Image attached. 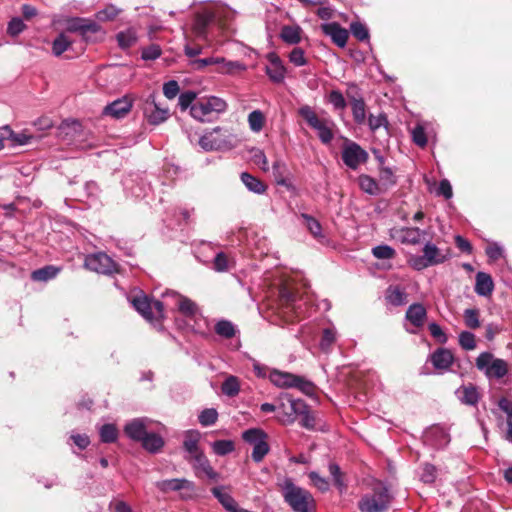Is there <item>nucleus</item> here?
<instances>
[{
	"instance_id": "09e8293b",
	"label": "nucleus",
	"mask_w": 512,
	"mask_h": 512,
	"mask_svg": "<svg viewBox=\"0 0 512 512\" xmlns=\"http://www.w3.org/2000/svg\"><path fill=\"white\" fill-rule=\"evenodd\" d=\"M101 441L104 443H112L117 440L118 430L113 424H104L99 430Z\"/></svg>"
},
{
	"instance_id": "f8f14e48",
	"label": "nucleus",
	"mask_w": 512,
	"mask_h": 512,
	"mask_svg": "<svg viewBox=\"0 0 512 512\" xmlns=\"http://www.w3.org/2000/svg\"><path fill=\"white\" fill-rule=\"evenodd\" d=\"M143 113L148 123L152 125L161 124L169 117V109L157 102L154 94H150L145 100Z\"/></svg>"
},
{
	"instance_id": "6e6552de",
	"label": "nucleus",
	"mask_w": 512,
	"mask_h": 512,
	"mask_svg": "<svg viewBox=\"0 0 512 512\" xmlns=\"http://www.w3.org/2000/svg\"><path fill=\"white\" fill-rule=\"evenodd\" d=\"M268 378L279 388H298L304 393H310L313 390V385L310 381L289 372L272 370Z\"/></svg>"
},
{
	"instance_id": "f704fd0d",
	"label": "nucleus",
	"mask_w": 512,
	"mask_h": 512,
	"mask_svg": "<svg viewBox=\"0 0 512 512\" xmlns=\"http://www.w3.org/2000/svg\"><path fill=\"white\" fill-rule=\"evenodd\" d=\"M59 271V268L53 265H47L40 269L34 270L31 274V278L34 281L46 282L48 280L55 278Z\"/></svg>"
},
{
	"instance_id": "dca6fc26",
	"label": "nucleus",
	"mask_w": 512,
	"mask_h": 512,
	"mask_svg": "<svg viewBox=\"0 0 512 512\" xmlns=\"http://www.w3.org/2000/svg\"><path fill=\"white\" fill-rule=\"evenodd\" d=\"M69 32H79L83 36L94 34L101 30L100 26L92 20L85 18H71L67 23Z\"/></svg>"
},
{
	"instance_id": "8fccbe9b",
	"label": "nucleus",
	"mask_w": 512,
	"mask_h": 512,
	"mask_svg": "<svg viewBox=\"0 0 512 512\" xmlns=\"http://www.w3.org/2000/svg\"><path fill=\"white\" fill-rule=\"evenodd\" d=\"M463 318L465 325L470 329H477L481 325L478 309H466L463 313Z\"/></svg>"
},
{
	"instance_id": "864d4df0",
	"label": "nucleus",
	"mask_w": 512,
	"mask_h": 512,
	"mask_svg": "<svg viewBox=\"0 0 512 512\" xmlns=\"http://www.w3.org/2000/svg\"><path fill=\"white\" fill-rule=\"evenodd\" d=\"M437 469L434 465L425 463L421 468L420 480L426 484H432L436 479Z\"/></svg>"
},
{
	"instance_id": "5fc2aeb1",
	"label": "nucleus",
	"mask_w": 512,
	"mask_h": 512,
	"mask_svg": "<svg viewBox=\"0 0 512 512\" xmlns=\"http://www.w3.org/2000/svg\"><path fill=\"white\" fill-rule=\"evenodd\" d=\"M372 254L377 259H392L396 251L389 245H378L372 249Z\"/></svg>"
},
{
	"instance_id": "bb28decb",
	"label": "nucleus",
	"mask_w": 512,
	"mask_h": 512,
	"mask_svg": "<svg viewBox=\"0 0 512 512\" xmlns=\"http://www.w3.org/2000/svg\"><path fill=\"white\" fill-rule=\"evenodd\" d=\"M200 440V433L196 430H189L185 433L183 447L188 453L186 458H192L202 450L199 448L198 443Z\"/></svg>"
},
{
	"instance_id": "13d9d810",
	"label": "nucleus",
	"mask_w": 512,
	"mask_h": 512,
	"mask_svg": "<svg viewBox=\"0 0 512 512\" xmlns=\"http://www.w3.org/2000/svg\"><path fill=\"white\" fill-rule=\"evenodd\" d=\"M218 418V413L215 409L209 408L203 410L199 415V422L202 426H211L213 425Z\"/></svg>"
},
{
	"instance_id": "0e129e2a",
	"label": "nucleus",
	"mask_w": 512,
	"mask_h": 512,
	"mask_svg": "<svg viewBox=\"0 0 512 512\" xmlns=\"http://www.w3.org/2000/svg\"><path fill=\"white\" fill-rule=\"evenodd\" d=\"M354 38L360 41H369L370 34L367 26L354 20Z\"/></svg>"
},
{
	"instance_id": "f03ea898",
	"label": "nucleus",
	"mask_w": 512,
	"mask_h": 512,
	"mask_svg": "<svg viewBox=\"0 0 512 512\" xmlns=\"http://www.w3.org/2000/svg\"><path fill=\"white\" fill-rule=\"evenodd\" d=\"M391 502L387 487L378 484L371 493L365 494L358 503L361 512H384Z\"/></svg>"
},
{
	"instance_id": "69168bd1",
	"label": "nucleus",
	"mask_w": 512,
	"mask_h": 512,
	"mask_svg": "<svg viewBox=\"0 0 512 512\" xmlns=\"http://www.w3.org/2000/svg\"><path fill=\"white\" fill-rule=\"evenodd\" d=\"M309 479L311 480L312 484L321 492H325L329 489L328 481L320 476L317 472H310Z\"/></svg>"
},
{
	"instance_id": "4c0bfd02",
	"label": "nucleus",
	"mask_w": 512,
	"mask_h": 512,
	"mask_svg": "<svg viewBox=\"0 0 512 512\" xmlns=\"http://www.w3.org/2000/svg\"><path fill=\"white\" fill-rule=\"evenodd\" d=\"M215 333L222 338L230 339L236 335V327L229 320H219L214 327Z\"/></svg>"
},
{
	"instance_id": "c03bdc74",
	"label": "nucleus",
	"mask_w": 512,
	"mask_h": 512,
	"mask_svg": "<svg viewBox=\"0 0 512 512\" xmlns=\"http://www.w3.org/2000/svg\"><path fill=\"white\" fill-rule=\"evenodd\" d=\"M265 123V116L260 110H254L248 115V124L253 132H260Z\"/></svg>"
},
{
	"instance_id": "f3484780",
	"label": "nucleus",
	"mask_w": 512,
	"mask_h": 512,
	"mask_svg": "<svg viewBox=\"0 0 512 512\" xmlns=\"http://www.w3.org/2000/svg\"><path fill=\"white\" fill-rule=\"evenodd\" d=\"M155 485L160 491L164 493L181 490L189 491L192 493L195 489L194 483L186 478L161 480L156 482Z\"/></svg>"
},
{
	"instance_id": "c85d7f7f",
	"label": "nucleus",
	"mask_w": 512,
	"mask_h": 512,
	"mask_svg": "<svg viewBox=\"0 0 512 512\" xmlns=\"http://www.w3.org/2000/svg\"><path fill=\"white\" fill-rule=\"evenodd\" d=\"M385 299L393 306H402L407 303V293L399 286H389L385 293Z\"/></svg>"
},
{
	"instance_id": "de8ad7c7",
	"label": "nucleus",
	"mask_w": 512,
	"mask_h": 512,
	"mask_svg": "<svg viewBox=\"0 0 512 512\" xmlns=\"http://www.w3.org/2000/svg\"><path fill=\"white\" fill-rule=\"evenodd\" d=\"M336 341V330L334 328H326L323 330L319 343L320 349L328 352Z\"/></svg>"
},
{
	"instance_id": "2f4dec72",
	"label": "nucleus",
	"mask_w": 512,
	"mask_h": 512,
	"mask_svg": "<svg viewBox=\"0 0 512 512\" xmlns=\"http://www.w3.org/2000/svg\"><path fill=\"white\" fill-rule=\"evenodd\" d=\"M140 443L142 447L150 453H157L164 446L163 438L152 431H150Z\"/></svg>"
},
{
	"instance_id": "1a4fd4ad",
	"label": "nucleus",
	"mask_w": 512,
	"mask_h": 512,
	"mask_svg": "<svg viewBox=\"0 0 512 512\" xmlns=\"http://www.w3.org/2000/svg\"><path fill=\"white\" fill-rule=\"evenodd\" d=\"M299 114L305 119L310 127L318 132L320 140L327 144L333 138L330 123L325 118H319L310 106H303L299 109Z\"/></svg>"
},
{
	"instance_id": "3c124183",
	"label": "nucleus",
	"mask_w": 512,
	"mask_h": 512,
	"mask_svg": "<svg viewBox=\"0 0 512 512\" xmlns=\"http://www.w3.org/2000/svg\"><path fill=\"white\" fill-rule=\"evenodd\" d=\"M412 141L419 147L423 148L427 145V136L425 128L422 124L418 123L411 131Z\"/></svg>"
},
{
	"instance_id": "338daca9",
	"label": "nucleus",
	"mask_w": 512,
	"mask_h": 512,
	"mask_svg": "<svg viewBox=\"0 0 512 512\" xmlns=\"http://www.w3.org/2000/svg\"><path fill=\"white\" fill-rule=\"evenodd\" d=\"M428 328L431 336L435 338L437 342L445 344L448 341L447 335L437 323H430Z\"/></svg>"
},
{
	"instance_id": "393cba45",
	"label": "nucleus",
	"mask_w": 512,
	"mask_h": 512,
	"mask_svg": "<svg viewBox=\"0 0 512 512\" xmlns=\"http://www.w3.org/2000/svg\"><path fill=\"white\" fill-rule=\"evenodd\" d=\"M453 360L452 353L445 348H439L431 355V362L436 369H449Z\"/></svg>"
},
{
	"instance_id": "9d476101",
	"label": "nucleus",
	"mask_w": 512,
	"mask_h": 512,
	"mask_svg": "<svg viewBox=\"0 0 512 512\" xmlns=\"http://www.w3.org/2000/svg\"><path fill=\"white\" fill-rule=\"evenodd\" d=\"M423 255L414 257L411 260V265L417 270L442 264L447 260V255L444 254L434 243L427 242L423 247Z\"/></svg>"
},
{
	"instance_id": "72a5a7b5",
	"label": "nucleus",
	"mask_w": 512,
	"mask_h": 512,
	"mask_svg": "<svg viewBox=\"0 0 512 512\" xmlns=\"http://www.w3.org/2000/svg\"><path fill=\"white\" fill-rule=\"evenodd\" d=\"M397 184L395 170L391 167H379V185L380 188L388 189Z\"/></svg>"
},
{
	"instance_id": "58836bf2",
	"label": "nucleus",
	"mask_w": 512,
	"mask_h": 512,
	"mask_svg": "<svg viewBox=\"0 0 512 512\" xmlns=\"http://www.w3.org/2000/svg\"><path fill=\"white\" fill-rule=\"evenodd\" d=\"M137 38V32L134 28H128L125 31H121L116 36L118 45L122 49H127L133 46L136 43Z\"/></svg>"
},
{
	"instance_id": "6ab92c4d",
	"label": "nucleus",
	"mask_w": 512,
	"mask_h": 512,
	"mask_svg": "<svg viewBox=\"0 0 512 512\" xmlns=\"http://www.w3.org/2000/svg\"><path fill=\"white\" fill-rule=\"evenodd\" d=\"M323 33L330 36L332 41L339 47H344L348 40V32L342 28L338 23H324L321 25Z\"/></svg>"
},
{
	"instance_id": "c9c22d12",
	"label": "nucleus",
	"mask_w": 512,
	"mask_h": 512,
	"mask_svg": "<svg viewBox=\"0 0 512 512\" xmlns=\"http://www.w3.org/2000/svg\"><path fill=\"white\" fill-rule=\"evenodd\" d=\"M214 13L217 15L216 22L220 29H230L229 22L235 18V11L231 10L228 7H220L214 10Z\"/></svg>"
},
{
	"instance_id": "603ef678",
	"label": "nucleus",
	"mask_w": 512,
	"mask_h": 512,
	"mask_svg": "<svg viewBox=\"0 0 512 512\" xmlns=\"http://www.w3.org/2000/svg\"><path fill=\"white\" fill-rule=\"evenodd\" d=\"M366 105L363 99L354 97V122L358 124L366 123Z\"/></svg>"
},
{
	"instance_id": "bf43d9fd",
	"label": "nucleus",
	"mask_w": 512,
	"mask_h": 512,
	"mask_svg": "<svg viewBox=\"0 0 512 512\" xmlns=\"http://www.w3.org/2000/svg\"><path fill=\"white\" fill-rule=\"evenodd\" d=\"M329 472L333 478L335 486L339 489V491L342 492L343 490H345L346 485L343 482L340 467L335 463H330Z\"/></svg>"
},
{
	"instance_id": "ea45409f",
	"label": "nucleus",
	"mask_w": 512,
	"mask_h": 512,
	"mask_svg": "<svg viewBox=\"0 0 512 512\" xmlns=\"http://www.w3.org/2000/svg\"><path fill=\"white\" fill-rule=\"evenodd\" d=\"M221 391L228 397H235L240 392V382L236 376H228L221 385Z\"/></svg>"
},
{
	"instance_id": "49530a36",
	"label": "nucleus",
	"mask_w": 512,
	"mask_h": 512,
	"mask_svg": "<svg viewBox=\"0 0 512 512\" xmlns=\"http://www.w3.org/2000/svg\"><path fill=\"white\" fill-rule=\"evenodd\" d=\"M212 450L218 456H224L234 451L235 445L231 440H217L212 443Z\"/></svg>"
},
{
	"instance_id": "4be33fe9",
	"label": "nucleus",
	"mask_w": 512,
	"mask_h": 512,
	"mask_svg": "<svg viewBox=\"0 0 512 512\" xmlns=\"http://www.w3.org/2000/svg\"><path fill=\"white\" fill-rule=\"evenodd\" d=\"M425 234L426 232L418 227H404L395 232V237L403 244L417 245Z\"/></svg>"
},
{
	"instance_id": "4468645a",
	"label": "nucleus",
	"mask_w": 512,
	"mask_h": 512,
	"mask_svg": "<svg viewBox=\"0 0 512 512\" xmlns=\"http://www.w3.org/2000/svg\"><path fill=\"white\" fill-rule=\"evenodd\" d=\"M217 15L214 13V10L205 9L203 11L198 12L195 15L193 30L195 34L200 38H206L208 28L216 22Z\"/></svg>"
},
{
	"instance_id": "ddd939ff",
	"label": "nucleus",
	"mask_w": 512,
	"mask_h": 512,
	"mask_svg": "<svg viewBox=\"0 0 512 512\" xmlns=\"http://www.w3.org/2000/svg\"><path fill=\"white\" fill-rule=\"evenodd\" d=\"M151 423L152 421L148 418H136L125 425L124 432L130 439L141 442L150 432Z\"/></svg>"
},
{
	"instance_id": "774afa93",
	"label": "nucleus",
	"mask_w": 512,
	"mask_h": 512,
	"mask_svg": "<svg viewBox=\"0 0 512 512\" xmlns=\"http://www.w3.org/2000/svg\"><path fill=\"white\" fill-rule=\"evenodd\" d=\"M179 84L175 80H170L163 85V94L168 99H174L179 93Z\"/></svg>"
},
{
	"instance_id": "39448f33",
	"label": "nucleus",
	"mask_w": 512,
	"mask_h": 512,
	"mask_svg": "<svg viewBox=\"0 0 512 512\" xmlns=\"http://www.w3.org/2000/svg\"><path fill=\"white\" fill-rule=\"evenodd\" d=\"M290 412H285L281 417V423L290 425L295 422L297 416H301L300 424L306 429H314L316 425V417L310 412L307 404L303 400H289Z\"/></svg>"
},
{
	"instance_id": "f257e3e1",
	"label": "nucleus",
	"mask_w": 512,
	"mask_h": 512,
	"mask_svg": "<svg viewBox=\"0 0 512 512\" xmlns=\"http://www.w3.org/2000/svg\"><path fill=\"white\" fill-rule=\"evenodd\" d=\"M282 495L294 512H311L315 506L312 494L296 486L291 478H285L281 484Z\"/></svg>"
},
{
	"instance_id": "e433bc0d",
	"label": "nucleus",
	"mask_w": 512,
	"mask_h": 512,
	"mask_svg": "<svg viewBox=\"0 0 512 512\" xmlns=\"http://www.w3.org/2000/svg\"><path fill=\"white\" fill-rule=\"evenodd\" d=\"M175 297L178 299V309L179 311L187 317H195L198 312V306L192 300L175 294Z\"/></svg>"
},
{
	"instance_id": "a211bd4d",
	"label": "nucleus",
	"mask_w": 512,
	"mask_h": 512,
	"mask_svg": "<svg viewBox=\"0 0 512 512\" xmlns=\"http://www.w3.org/2000/svg\"><path fill=\"white\" fill-rule=\"evenodd\" d=\"M189 462L192 463V466L196 472V475H198L200 472L204 473L209 479H217L218 473L215 472L213 467L210 465L209 460L203 453V451L199 452L198 454L194 455L192 458H186Z\"/></svg>"
},
{
	"instance_id": "5701e85b",
	"label": "nucleus",
	"mask_w": 512,
	"mask_h": 512,
	"mask_svg": "<svg viewBox=\"0 0 512 512\" xmlns=\"http://www.w3.org/2000/svg\"><path fill=\"white\" fill-rule=\"evenodd\" d=\"M457 398L461 403L475 406L480 399L478 389L473 384L463 385L456 390Z\"/></svg>"
},
{
	"instance_id": "c756f323",
	"label": "nucleus",
	"mask_w": 512,
	"mask_h": 512,
	"mask_svg": "<svg viewBox=\"0 0 512 512\" xmlns=\"http://www.w3.org/2000/svg\"><path fill=\"white\" fill-rule=\"evenodd\" d=\"M302 29L298 25H285L280 32L281 39L290 45H296L301 41Z\"/></svg>"
},
{
	"instance_id": "052dcab7",
	"label": "nucleus",
	"mask_w": 512,
	"mask_h": 512,
	"mask_svg": "<svg viewBox=\"0 0 512 512\" xmlns=\"http://www.w3.org/2000/svg\"><path fill=\"white\" fill-rule=\"evenodd\" d=\"M289 61L297 66H304L307 63L304 50L300 47H295L292 49V51L289 53Z\"/></svg>"
},
{
	"instance_id": "a18cd8bd",
	"label": "nucleus",
	"mask_w": 512,
	"mask_h": 512,
	"mask_svg": "<svg viewBox=\"0 0 512 512\" xmlns=\"http://www.w3.org/2000/svg\"><path fill=\"white\" fill-rule=\"evenodd\" d=\"M366 123L368 124V127L371 132H376L379 128H387L388 126V120L384 113H379L377 115H373L372 113H370L368 118L366 119Z\"/></svg>"
},
{
	"instance_id": "a878e982",
	"label": "nucleus",
	"mask_w": 512,
	"mask_h": 512,
	"mask_svg": "<svg viewBox=\"0 0 512 512\" xmlns=\"http://www.w3.org/2000/svg\"><path fill=\"white\" fill-rule=\"evenodd\" d=\"M246 70V65L240 61L226 60L224 57H218L216 72L221 74L233 75Z\"/></svg>"
},
{
	"instance_id": "9b49d317",
	"label": "nucleus",
	"mask_w": 512,
	"mask_h": 512,
	"mask_svg": "<svg viewBox=\"0 0 512 512\" xmlns=\"http://www.w3.org/2000/svg\"><path fill=\"white\" fill-rule=\"evenodd\" d=\"M84 265L87 269L101 274H112L117 271L116 262L102 252L86 256Z\"/></svg>"
},
{
	"instance_id": "6e6d98bb",
	"label": "nucleus",
	"mask_w": 512,
	"mask_h": 512,
	"mask_svg": "<svg viewBox=\"0 0 512 512\" xmlns=\"http://www.w3.org/2000/svg\"><path fill=\"white\" fill-rule=\"evenodd\" d=\"M459 344L464 350H474L476 348L475 335L469 331L461 332L459 334Z\"/></svg>"
},
{
	"instance_id": "7ed1b4c3",
	"label": "nucleus",
	"mask_w": 512,
	"mask_h": 512,
	"mask_svg": "<svg viewBox=\"0 0 512 512\" xmlns=\"http://www.w3.org/2000/svg\"><path fill=\"white\" fill-rule=\"evenodd\" d=\"M227 109V103L219 97L210 96L195 102L191 106V116L201 122L211 121L213 113L220 114Z\"/></svg>"
},
{
	"instance_id": "79ce46f5",
	"label": "nucleus",
	"mask_w": 512,
	"mask_h": 512,
	"mask_svg": "<svg viewBox=\"0 0 512 512\" xmlns=\"http://www.w3.org/2000/svg\"><path fill=\"white\" fill-rule=\"evenodd\" d=\"M359 186L364 192L370 195H378L381 193L379 183L368 175H361L359 177Z\"/></svg>"
},
{
	"instance_id": "37998d69",
	"label": "nucleus",
	"mask_w": 512,
	"mask_h": 512,
	"mask_svg": "<svg viewBox=\"0 0 512 512\" xmlns=\"http://www.w3.org/2000/svg\"><path fill=\"white\" fill-rule=\"evenodd\" d=\"M72 44V41L64 34H59L52 43V52L55 56L63 54Z\"/></svg>"
},
{
	"instance_id": "4d7b16f0",
	"label": "nucleus",
	"mask_w": 512,
	"mask_h": 512,
	"mask_svg": "<svg viewBox=\"0 0 512 512\" xmlns=\"http://www.w3.org/2000/svg\"><path fill=\"white\" fill-rule=\"evenodd\" d=\"M251 159L262 171L267 172L269 170L268 160L263 150L253 149Z\"/></svg>"
},
{
	"instance_id": "412c9836",
	"label": "nucleus",
	"mask_w": 512,
	"mask_h": 512,
	"mask_svg": "<svg viewBox=\"0 0 512 512\" xmlns=\"http://www.w3.org/2000/svg\"><path fill=\"white\" fill-rule=\"evenodd\" d=\"M131 108L132 101L127 97H123L107 105L104 108L103 113L114 118H122L131 110Z\"/></svg>"
},
{
	"instance_id": "20e7f679",
	"label": "nucleus",
	"mask_w": 512,
	"mask_h": 512,
	"mask_svg": "<svg viewBox=\"0 0 512 512\" xmlns=\"http://www.w3.org/2000/svg\"><path fill=\"white\" fill-rule=\"evenodd\" d=\"M199 145L205 151L228 150L234 146L233 135L226 129L215 127L200 137Z\"/></svg>"
},
{
	"instance_id": "2eb2a0df",
	"label": "nucleus",
	"mask_w": 512,
	"mask_h": 512,
	"mask_svg": "<svg viewBox=\"0 0 512 512\" xmlns=\"http://www.w3.org/2000/svg\"><path fill=\"white\" fill-rule=\"evenodd\" d=\"M268 65L266 66V73L270 80L274 83L283 82L286 74V68L276 53H269L267 56Z\"/></svg>"
},
{
	"instance_id": "b1692460",
	"label": "nucleus",
	"mask_w": 512,
	"mask_h": 512,
	"mask_svg": "<svg viewBox=\"0 0 512 512\" xmlns=\"http://www.w3.org/2000/svg\"><path fill=\"white\" fill-rule=\"evenodd\" d=\"M405 317L413 326L419 328L424 325L427 311L422 304L414 303L408 307Z\"/></svg>"
},
{
	"instance_id": "a19ab883",
	"label": "nucleus",
	"mask_w": 512,
	"mask_h": 512,
	"mask_svg": "<svg viewBox=\"0 0 512 512\" xmlns=\"http://www.w3.org/2000/svg\"><path fill=\"white\" fill-rule=\"evenodd\" d=\"M508 372V366L507 363L502 359H494L488 370L486 375L490 378H503Z\"/></svg>"
},
{
	"instance_id": "0eeeda50",
	"label": "nucleus",
	"mask_w": 512,
	"mask_h": 512,
	"mask_svg": "<svg viewBox=\"0 0 512 512\" xmlns=\"http://www.w3.org/2000/svg\"><path fill=\"white\" fill-rule=\"evenodd\" d=\"M133 307L148 321H160L164 317L163 303L159 300L149 299L142 292L132 298Z\"/></svg>"
},
{
	"instance_id": "aec40b11",
	"label": "nucleus",
	"mask_w": 512,
	"mask_h": 512,
	"mask_svg": "<svg viewBox=\"0 0 512 512\" xmlns=\"http://www.w3.org/2000/svg\"><path fill=\"white\" fill-rule=\"evenodd\" d=\"M425 442L436 448H443L450 442V436L442 427H432L425 433Z\"/></svg>"
},
{
	"instance_id": "cd10ccee",
	"label": "nucleus",
	"mask_w": 512,
	"mask_h": 512,
	"mask_svg": "<svg viewBox=\"0 0 512 512\" xmlns=\"http://www.w3.org/2000/svg\"><path fill=\"white\" fill-rule=\"evenodd\" d=\"M493 289L492 277L485 272H478L476 274L475 292L479 296H488L492 293Z\"/></svg>"
},
{
	"instance_id": "7c9ffc66",
	"label": "nucleus",
	"mask_w": 512,
	"mask_h": 512,
	"mask_svg": "<svg viewBox=\"0 0 512 512\" xmlns=\"http://www.w3.org/2000/svg\"><path fill=\"white\" fill-rule=\"evenodd\" d=\"M240 178L242 183L249 191L256 194L265 193L267 186L260 179L256 178L248 172L241 173Z\"/></svg>"
},
{
	"instance_id": "473e14b6",
	"label": "nucleus",
	"mask_w": 512,
	"mask_h": 512,
	"mask_svg": "<svg viewBox=\"0 0 512 512\" xmlns=\"http://www.w3.org/2000/svg\"><path fill=\"white\" fill-rule=\"evenodd\" d=\"M301 218L303 219L306 228L313 235V237L319 242L323 243L325 236L322 234V227L320 222L314 217L305 213L301 214Z\"/></svg>"
},
{
	"instance_id": "423d86ee",
	"label": "nucleus",
	"mask_w": 512,
	"mask_h": 512,
	"mask_svg": "<svg viewBox=\"0 0 512 512\" xmlns=\"http://www.w3.org/2000/svg\"><path fill=\"white\" fill-rule=\"evenodd\" d=\"M245 442L253 446L251 457L254 462H261L270 451L267 433L260 428H250L242 433Z\"/></svg>"
},
{
	"instance_id": "680f3d73",
	"label": "nucleus",
	"mask_w": 512,
	"mask_h": 512,
	"mask_svg": "<svg viewBox=\"0 0 512 512\" xmlns=\"http://www.w3.org/2000/svg\"><path fill=\"white\" fill-rule=\"evenodd\" d=\"M197 97V94L193 91H186L180 94L178 98V105L182 110H186L187 108H191L194 104V101Z\"/></svg>"
},
{
	"instance_id": "e2e57ef3",
	"label": "nucleus",
	"mask_w": 512,
	"mask_h": 512,
	"mask_svg": "<svg viewBox=\"0 0 512 512\" xmlns=\"http://www.w3.org/2000/svg\"><path fill=\"white\" fill-rule=\"evenodd\" d=\"M119 12L120 10L117 9L115 6L109 5L105 7L103 10L97 12L96 17L100 21H109L114 19L119 14Z\"/></svg>"
}]
</instances>
